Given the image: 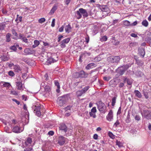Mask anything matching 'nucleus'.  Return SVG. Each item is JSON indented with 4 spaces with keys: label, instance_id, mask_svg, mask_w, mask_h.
<instances>
[{
    "label": "nucleus",
    "instance_id": "f257e3e1",
    "mask_svg": "<svg viewBox=\"0 0 151 151\" xmlns=\"http://www.w3.org/2000/svg\"><path fill=\"white\" fill-rule=\"evenodd\" d=\"M82 15L84 17H87L88 15L86 10L80 8L78 10L76 11V16L77 19H79L81 18Z\"/></svg>",
    "mask_w": 151,
    "mask_h": 151
},
{
    "label": "nucleus",
    "instance_id": "f03ea898",
    "mask_svg": "<svg viewBox=\"0 0 151 151\" xmlns=\"http://www.w3.org/2000/svg\"><path fill=\"white\" fill-rule=\"evenodd\" d=\"M33 109H34V112L36 115L38 116L41 115L42 112L44 110V106L42 105L34 106H32Z\"/></svg>",
    "mask_w": 151,
    "mask_h": 151
},
{
    "label": "nucleus",
    "instance_id": "7ed1b4c3",
    "mask_svg": "<svg viewBox=\"0 0 151 151\" xmlns=\"http://www.w3.org/2000/svg\"><path fill=\"white\" fill-rule=\"evenodd\" d=\"M97 108L101 112L105 113L106 111V106L105 104L101 101H99L96 103Z\"/></svg>",
    "mask_w": 151,
    "mask_h": 151
},
{
    "label": "nucleus",
    "instance_id": "20e7f679",
    "mask_svg": "<svg viewBox=\"0 0 151 151\" xmlns=\"http://www.w3.org/2000/svg\"><path fill=\"white\" fill-rule=\"evenodd\" d=\"M68 99V96L67 95H64L58 98L57 102V104L60 106L63 105Z\"/></svg>",
    "mask_w": 151,
    "mask_h": 151
},
{
    "label": "nucleus",
    "instance_id": "39448f33",
    "mask_svg": "<svg viewBox=\"0 0 151 151\" xmlns=\"http://www.w3.org/2000/svg\"><path fill=\"white\" fill-rule=\"evenodd\" d=\"M108 60L111 63H118L120 60V58L118 56H111L109 57Z\"/></svg>",
    "mask_w": 151,
    "mask_h": 151
},
{
    "label": "nucleus",
    "instance_id": "423d86ee",
    "mask_svg": "<svg viewBox=\"0 0 151 151\" xmlns=\"http://www.w3.org/2000/svg\"><path fill=\"white\" fill-rule=\"evenodd\" d=\"M142 116L148 119L151 118V111L148 110H144L141 112Z\"/></svg>",
    "mask_w": 151,
    "mask_h": 151
},
{
    "label": "nucleus",
    "instance_id": "0eeeda50",
    "mask_svg": "<svg viewBox=\"0 0 151 151\" xmlns=\"http://www.w3.org/2000/svg\"><path fill=\"white\" fill-rule=\"evenodd\" d=\"M129 67L128 65L123 66L120 67L118 69V71H119V73L121 75H122L128 68Z\"/></svg>",
    "mask_w": 151,
    "mask_h": 151
},
{
    "label": "nucleus",
    "instance_id": "6e6552de",
    "mask_svg": "<svg viewBox=\"0 0 151 151\" xmlns=\"http://www.w3.org/2000/svg\"><path fill=\"white\" fill-rule=\"evenodd\" d=\"M24 130V128L20 127L18 126L14 127L12 130L13 132L16 133H19L22 132Z\"/></svg>",
    "mask_w": 151,
    "mask_h": 151
},
{
    "label": "nucleus",
    "instance_id": "1a4fd4ad",
    "mask_svg": "<svg viewBox=\"0 0 151 151\" xmlns=\"http://www.w3.org/2000/svg\"><path fill=\"white\" fill-rule=\"evenodd\" d=\"M70 40V38H67L63 40L60 42V46L62 48H64L65 47V44L68 43Z\"/></svg>",
    "mask_w": 151,
    "mask_h": 151
},
{
    "label": "nucleus",
    "instance_id": "9d476101",
    "mask_svg": "<svg viewBox=\"0 0 151 151\" xmlns=\"http://www.w3.org/2000/svg\"><path fill=\"white\" fill-rule=\"evenodd\" d=\"M113 112L112 110H110L106 116L107 120L109 122H111L113 119Z\"/></svg>",
    "mask_w": 151,
    "mask_h": 151
},
{
    "label": "nucleus",
    "instance_id": "9b49d317",
    "mask_svg": "<svg viewBox=\"0 0 151 151\" xmlns=\"http://www.w3.org/2000/svg\"><path fill=\"white\" fill-rule=\"evenodd\" d=\"M66 138L62 136H60L59 137L58 143L60 145H63L65 142Z\"/></svg>",
    "mask_w": 151,
    "mask_h": 151
},
{
    "label": "nucleus",
    "instance_id": "f8f14e48",
    "mask_svg": "<svg viewBox=\"0 0 151 151\" xmlns=\"http://www.w3.org/2000/svg\"><path fill=\"white\" fill-rule=\"evenodd\" d=\"M59 129L65 133L67 131V128L66 125L64 124H61L60 125Z\"/></svg>",
    "mask_w": 151,
    "mask_h": 151
},
{
    "label": "nucleus",
    "instance_id": "ddd939ff",
    "mask_svg": "<svg viewBox=\"0 0 151 151\" xmlns=\"http://www.w3.org/2000/svg\"><path fill=\"white\" fill-rule=\"evenodd\" d=\"M44 83H41V85L42 86L41 87V89H43L44 91V92H48L49 91L50 89V87L49 86L46 85L45 86H44Z\"/></svg>",
    "mask_w": 151,
    "mask_h": 151
},
{
    "label": "nucleus",
    "instance_id": "4468645a",
    "mask_svg": "<svg viewBox=\"0 0 151 151\" xmlns=\"http://www.w3.org/2000/svg\"><path fill=\"white\" fill-rule=\"evenodd\" d=\"M0 58L2 61L5 62L8 60L9 59V57L8 55H3L1 56Z\"/></svg>",
    "mask_w": 151,
    "mask_h": 151
},
{
    "label": "nucleus",
    "instance_id": "2eb2a0df",
    "mask_svg": "<svg viewBox=\"0 0 151 151\" xmlns=\"http://www.w3.org/2000/svg\"><path fill=\"white\" fill-rule=\"evenodd\" d=\"M16 83V86L17 87V89L19 90H22L23 89V84L21 82H17Z\"/></svg>",
    "mask_w": 151,
    "mask_h": 151
},
{
    "label": "nucleus",
    "instance_id": "dca6fc26",
    "mask_svg": "<svg viewBox=\"0 0 151 151\" xmlns=\"http://www.w3.org/2000/svg\"><path fill=\"white\" fill-rule=\"evenodd\" d=\"M80 77L85 78H86L88 76V74L85 73L84 71H81L79 72Z\"/></svg>",
    "mask_w": 151,
    "mask_h": 151
},
{
    "label": "nucleus",
    "instance_id": "f3484780",
    "mask_svg": "<svg viewBox=\"0 0 151 151\" xmlns=\"http://www.w3.org/2000/svg\"><path fill=\"white\" fill-rule=\"evenodd\" d=\"M96 65L93 63H91L89 64L86 67V68L87 70H88L90 68H93L94 67H95Z\"/></svg>",
    "mask_w": 151,
    "mask_h": 151
},
{
    "label": "nucleus",
    "instance_id": "a211bd4d",
    "mask_svg": "<svg viewBox=\"0 0 151 151\" xmlns=\"http://www.w3.org/2000/svg\"><path fill=\"white\" fill-rule=\"evenodd\" d=\"M134 93L135 96L139 98H140L142 97V95L141 93L138 90H135Z\"/></svg>",
    "mask_w": 151,
    "mask_h": 151
},
{
    "label": "nucleus",
    "instance_id": "6ab92c4d",
    "mask_svg": "<svg viewBox=\"0 0 151 151\" xmlns=\"http://www.w3.org/2000/svg\"><path fill=\"white\" fill-rule=\"evenodd\" d=\"M55 59H54L51 57H50L47 58V63L51 64L52 63H53L56 61Z\"/></svg>",
    "mask_w": 151,
    "mask_h": 151
},
{
    "label": "nucleus",
    "instance_id": "aec40b11",
    "mask_svg": "<svg viewBox=\"0 0 151 151\" xmlns=\"http://www.w3.org/2000/svg\"><path fill=\"white\" fill-rule=\"evenodd\" d=\"M71 28L70 24L66 25L65 27V30L66 32L69 33L70 31Z\"/></svg>",
    "mask_w": 151,
    "mask_h": 151
},
{
    "label": "nucleus",
    "instance_id": "412c9836",
    "mask_svg": "<svg viewBox=\"0 0 151 151\" xmlns=\"http://www.w3.org/2000/svg\"><path fill=\"white\" fill-rule=\"evenodd\" d=\"M14 69L15 71L17 72H19L21 70V68L18 65H14Z\"/></svg>",
    "mask_w": 151,
    "mask_h": 151
},
{
    "label": "nucleus",
    "instance_id": "4be33fe9",
    "mask_svg": "<svg viewBox=\"0 0 151 151\" xmlns=\"http://www.w3.org/2000/svg\"><path fill=\"white\" fill-rule=\"evenodd\" d=\"M32 142V139L29 138H28L25 141V144L27 145L30 146Z\"/></svg>",
    "mask_w": 151,
    "mask_h": 151
},
{
    "label": "nucleus",
    "instance_id": "5701e85b",
    "mask_svg": "<svg viewBox=\"0 0 151 151\" xmlns=\"http://www.w3.org/2000/svg\"><path fill=\"white\" fill-rule=\"evenodd\" d=\"M101 10L102 12H107L109 10L107 6H102L100 7Z\"/></svg>",
    "mask_w": 151,
    "mask_h": 151
},
{
    "label": "nucleus",
    "instance_id": "b1692460",
    "mask_svg": "<svg viewBox=\"0 0 151 151\" xmlns=\"http://www.w3.org/2000/svg\"><path fill=\"white\" fill-rule=\"evenodd\" d=\"M24 52L25 53V55H28L31 54V51L28 48H26L24 50Z\"/></svg>",
    "mask_w": 151,
    "mask_h": 151
},
{
    "label": "nucleus",
    "instance_id": "393cba45",
    "mask_svg": "<svg viewBox=\"0 0 151 151\" xmlns=\"http://www.w3.org/2000/svg\"><path fill=\"white\" fill-rule=\"evenodd\" d=\"M34 45H33L32 47L33 48H34L37 47L40 44L39 42L37 40H35L34 41Z\"/></svg>",
    "mask_w": 151,
    "mask_h": 151
},
{
    "label": "nucleus",
    "instance_id": "a878e982",
    "mask_svg": "<svg viewBox=\"0 0 151 151\" xmlns=\"http://www.w3.org/2000/svg\"><path fill=\"white\" fill-rule=\"evenodd\" d=\"M6 23L5 22L2 23L0 24V31H1L4 29L5 27Z\"/></svg>",
    "mask_w": 151,
    "mask_h": 151
},
{
    "label": "nucleus",
    "instance_id": "bb28decb",
    "mask_svg": "<svg viewBox=\"0 0 151 151\" xmlns=\"http://www.w3.org/2000/svg\"><path fill=\"white\" fill-rule=\"evenodd\" d=\"M57 9V6L55 5L50 10V14H53Z\"/></svg>",
    "mask_w": 151,
    "mask_h": 151
},
{
    "label": "nucleus",
    "instance_id": "cd10ccee",
    "mask_svg": "<svg viewBox=\"0 0 151 151\" xmlns=\"http://www.w3.org/2000/svg\"><path fill=\"white\" fill-rule=\"evenodd\" d=\"M11 34L9 33H8L6 34V42H9L11 40Z\"/></svg>",
    "mask_w": 151,
    "mask_h": 151
},
{
    "label": "nucleus",
    "instance_id": "c85d7f7f",
    "mask_svg": "<svg viewBox=\"0 0 151 151\" xmlns=\"http://www.w3.org/2000/svg\"><path fill=\"white\" fill-rule=\"evenodd\" d=\"M139 52L141 55L144 57L145 53V50L143 48H142L139 50Z\"/></svg>",
    "mask_w": 151,
    "mask_h": 151
},
{
    "label": "nucleus",
    "instance_id": "c756f323",
    "mask_svg": "<svg viewBox=\"0 0 151 151\" xmlns=\"http://www.w3.org/2000/svg\"><path fill=\"white\" fill-rule=\"evenodd\" d=\"M1 83H2L3 86L4 87H9L11 86L10 84L7 82H1Z\"/></svg>",
    "mask_w": 151,
    "mask_h": 151
},
{
    "label": "nucleus",
    "instance_id": "7c9ffc66",
    "mask_svg": "<svg viewBox=\"0 0 151 151\" xmlns=\"http://www.w3.org/2000/svg\"><path fill=\"white\" fill-rule=\"evenodd\" d=\"M123 24L125 26H131V24L127 20H125L123 21Z\"/></svg>",
    "mask_w": 151,
    "mask_h": 151
},
{
    "label": "nucleus",
    "instance_id": "2f4dec72",
    "mask_svg": "<svg viewBox=\"0 0 151 151\" xmlns=\"http://www.w3.org/2000/svg\"><path fill=\"white\" fill-rule=\"evenodd\" d=\"M89 88L90 87L89 86H87L85 87L83 89H82L81 91L83 92V94L85 93L86 92V91L88 90Z\"/></svg>",
    "mask_w": 151,
    "mask_h": 151
},
{
    "label": "nucleus",
    "instance_id": "473e14b6",
    "mask_svg": "<svg viewBox=\"0 0 151 151\" xmlns=\"http://www.w3.org/2000/svg\"><path fill=\"white\" fill-rule=\"evenodd\" d=\"M116 97H114L112 99L111 105L114 106L116 103Z\"/></svg>",
    "mask_w": 151,
    "mask_h": 151
},
{
    "label": "nucleus",
    "instance_id": "72a5a7b5",
    "mask_svg": "<svg viewBox=\"0 0 151 151\" xmlns=\"http://www.w3.org/2000/svg\"><path fill=\"white\" fill-rule=\"evenodd\" d=\"M142 25L145 27H147L148 26V23L146 20H143L142 23Z\"/></svg>",
    "mask_w": 151,
    "mask_h": 151
},
{
    "label": "nucleus",
    "instance_id": "f704fd0d",
    "mask_svg": "<svg viewBox=\"0 0 151 151\" xmlns=\"http://www.w3.org/2000/svg\"><path fill=\"white\" fill-rule=\"evenodd\" d=\"M79 73V72H76L74 73L73 75V76L75 78H78L80 77Z\"/></svg>",
    "mask_w": 151,
    "mask_h": 151
},
{
    "label": "nucleus",
    "instance_id": "c9c22d12",
    "mask_svg": "<svg viewBox=\"0 0 151 151\" xmlns=\"http://www.w3.org/2000/svg\"><path fill=\"white\" fill-rule=\"evenodd\" d=\"M108 134L110 138L114 139L115 138V136L111 132H109Z\"/></svg>",
    "mask_w": 151,
    "mask_h": 151
},
{
    "label": "nucleus",
    "instance_id": "e433bc0d",
    "mask_svg": "<svg viewBox=\"0 0 151 151\" xmlns=\"http://www.w3.org/2000/svg\"><path fill=\"white\" fill-rule=\"evenodd\" d=\"M83 93L81 90H79L77 91L76 94L78 96H81Z\"/></svg>",
    "mask_w": 151,
    "mask_h": 151
},
{
    "label": "nucleus",
    "instance_id": "4c0bfd02",
    "mask_svg": "<svg viewBox=\"0 0 151 151\" xmlns=\"http://www.w3.org/2000/svg\"><path fill=\"white\" fill-rule=\"evenodd\" d=\"M89 114L90 116L94 118H96V116L95 113H94L91 111L89 112Z\"/></svg>",
    "mask_w": 151,
    "mask_h": 151
},
{
    "label": "nucleus",
    "instance_id": "58836bf2",
    "mask_svg": "<svg viewBox=\"0 0 151 151\" xmlns=\"http://www.w3.org/2000/svg\"><path fill=\"white\" fill-rule=\"evenodd\" d=\"M101 59V58L99 56H97L94 58V62H97L100 61Z\"/></svg>",
    "mask_w": 151,
    "mask_h": 151
},
{
    "label": "nucleus",
    "instance_id": "ea45409f",
    "mask_svg": "<svg viewBox=\"0 0 151 151\" xmlns=\"http://www.w3.org/2000/svg\"><path fill=\"white\" fill-rule=\"evenodd\" d=\"M116 145L120 147H122L123 146V144L120 141H117L116 142Z\"/></svg>",
    "mask_w": 151,
    "mask_h": 151
},
{
    "label": "nucleus",
    "instance_id": "a19ab883",
    "mask_svg": "<svg viewBox=\"0 0 151 151\" xmlns=\"http://www.w3.org/2000/svg\"><path fill=\"white\" fill-rule=\"evenodd\" d=\"M145 41L148 43H150L151 42V37H147L145 40Z\"/></svg>",
    "mask_w": 151,
    "mask_h": 151
},
{
    "label": "nucleus",
    "instance_id": "79ce46f5",
    "mask_svg": "<svg viewBox=\"0 0 151 151\" xmlns=\"http://www.w3.org/2000/svg\"><path fill=\"white\" fill-rule=\"evenodd\" d=\"M72 133V130H69L68 129H67V131L66 132V135H66L67 136L68 135H70Z\"/></svg>",
    "mask_w": 151,
    "mask_h": 151
},
{
    "label": "nucleus",
    "instance_id": "37998d69",
    "mask_svg": "<svg viewBox=\"0 0 151 151\" xmlns=\"http://www.w3.org/2000/svg\"><path fill=\"white\" fill-rule=\"evenodd\" d=\"M45 18H42L40 19L39 20L38 22H39V23H42L43 22H45Z\"/></svg>",
    "mask_w": 151,
    "mask_h": 151
},
{
    "label": "nucleus",
    "instance_id": "c03bdc74",
    "mask_svg": "<svg viewBox=\"0 0 151 151\" xmlns=\"http://www.w3.org/2000/svg\"><path fill=\"white\" fill-rule=\"evenodd\" d=\"M9 75L12 77L14 76L15 75V74L14 72L12 71H10L8 72Z\"/></svg>",
    "mask_w": 151,
    "mask_h": 151
},
{
    "label": "nucleus",
    "instance_id": "a18cd8bd",
    "mask_svg": "<svg viewBox=\"0 0 151 151\" xmlns=\"http://www.w3.org/2000/svg\"><path fill=\"white\" fill-rule=\"evenodd\" d=\"M54 83L55 86H57V88H60L59 83L58 81H54Z\"/></svg>",
    "mask_w": 151,
    "mask_h": 151
},
{
    "label": "nucleus",
    "instance_id": "49530a36",
    "mask_svg": "<svg viewBox=\"0 0 151 151\" xmlns=\"http://www.w3.org/2000/svg\"><path fill=\"white\" fill-rule=\"evenodd\" d=\"M143 93L146 99H147L148 98V93L147 92L143 91Z\"/></svg>",
    "mask_w": 151,
    "mask_h": 151
},
{
    "label": "nucleus",
    "instance_id": "de8ad7c7",
    "mask_svg": "<svg viewBox=\"0 0 151 151\" xmlns=\"http://www.w3.org/2000/svg\"><path fill=\"white\" fill-rule=\"evenodd\" d=\"M127 83L128 85H131L132 83V80L128 79L127 80Z\"/></svg>",
    "mask_w": 151,
    "mask_h": 151
},
{
    "label": "nucleus",
    "instance_id": "09e8293b",
    "mask_svg": "<svg viewBox=\"0 0 151 151\" xmlns=\"http://www.w3.org/2000/svg\"><path fill=\"white\" fill-rule=\"evenodd\" d=\"M10 94L14 95H17V92L14 90L11 91H10Z\"/></svg>",
    "mask_w": 151,
    "mask_h": 151
},
{
    "label": "nucleus",
    "instance_id": "8fccbe9b",
    "mask_svg": "<svg viewBox=\"0 0 151 151\" xmlns=\"http://www.w3.org/2000/svg\"><path fill=\"white\" fill-rule=\"evenodd\" d=\"M134 118L135 120L139 121L140 120L141 117L137 115L135 116Z\"/></svg>",
    "mask_w": 151,
    "mask_h": 151
},
{
    "label": "nucleus",
    "instance_id": "3c124183",
    "mask_svg": "<svg viewBox=\"0 0 151 151\" xmlns=\"http://www.w3.org/2000/svg\"><path fill=\"white\" fill-rule=\"evenodd\" d=\"M63 37V36L61 35H59L58 36V42H60L61 39Z\"/></svg>",
    "mask_w": 151,
    "mask_h": 151
},
{
    "label": "nucleus",
    "instance_id": "603ef678",
    "mask_svg": "<svg viewBox=\"0 0 151 151\" xmlns=\"http://www.w3.org/2000/svg\"><path fill=\"white\" fill-rule=\"evenodd\" d=\"M12 34L14 35V36H17V33L16 32L15 30L14 29H12Z\"/></svg>",
    "mask_w": 151,
    "mask_h": 151
},
{
    "label": "nucleus",
    "instance_id": "864d4df0",
    "mask_svg": "<svg viewBox=\"0 0 151 151\" xmlns=\"http://www.w3.org/2000/svg\"><path fill=\"white\" fill-rule=\"evenodd\" d=\"M130 116L129 114H128L127 117V119H126V122L127 123H129L130 121Z\"/></svg>",
    "mask_w": 151,
    "mask_h": 151
},
{
    "label": "nucleus",
    "instance_id": "5fc2aeb1",
    "mask_svg": "<svg viewBox=\"0 0 151 151\" xmlns=\"http://www.w3.org/2000/svg\"><path fill=\"white\" fill-rule=\"evenodd\" d=\"M33 149L32 148H27L24 149V151H32Z\"/></svg>",
    "mask_w": 151,
    "mask_h": 151
},
{
    "label": "nucleus",
    "instance_id": "6e6d98bb",
    "mask_svg": "<svg viewBox=\"0 0 151 151\" xmlns=\"http://www.w3.org/2000/svg\"><path fill=\"white\" fill-rule=\"evenodd\" d=\"M11 49L14 51H15L17 50V48L15 45H13L11 47Z\"/></svg>",
    "mask_w": 151,
    "mask_h": 151
},
{
    "label": "nucleus",
    "instance_id": "4d7b16f0",
    "mask_svg": "<svg viewBox=\"0 0 151 151\" xmlns=\"http://www.w3.org/2000/svg\"><path fill=\"white\" fill-rule=\"evenodd\" d=\"M91 111L96 113V107H93L91 109Z\"/></svg>",
    "mask_w": 151,
    "mask_h": 151
},
{
    "label": "nucleus",
    "instance_id": "13d9d810",
    "mask_svg": "<svg viewBox=\"0 0 151 151\" xmlns=\"http://www.w3.org/2000/svg\"><path fill=\"white\" fill-rule=\"evenodd\" d=\"M55 19H53L52 20L51 26L52 27H54L55 25Z\"/></svg>",
    "mask_w": 151,
    "mask_h": 151
},
{
    "label": "nucleus",
    "instance_id": "bf43d9fd",
    "mask_svg": "<svg viewBox=\"0 0 151 151\" xmlns=\"http://www.w3.org/2000/svg\"><path fill=\"white\" fill-rule=\"evenodd\" d=\"M107 40V37L106 36H103L101 39V40L103 41H106Z\"/></svg>",
    "mask_w": 151,
    "mask_h": 151
},
{
    "label": "nucleus",
    "instance_id": "052dcab7",
    "mask_svg": "<svg viewBox=\"0 0 151 151\" xmlns=\"http://www.w3.org/2000/svg\"><path fill=\"white\" fill-rule=\"evenodd\" d=\"M119 124V122L117 120L116 122L114 124V127H117Z\"/></svg>",
    "mask_w": 151,
    "mask_h": 151
},
{
    "label": "nucleus",
    "instance_id": "680f3d73",
    "mask_svg": "<svg viewBox=\"0 0 151 151\" xmlns=\"http://www.w3.org/2000/svg\"><path fill=\"white\" fill-rule=\"evenodd\" d=\"M64 26H62L61 27H60L59 29V31L60 32H62L63 31L64 29Z\"/></svg>",
    "mask_w": 151,
    "mask_h": 151
},
{
    "label": "nucleus",
    "instance_id": "e2e57ef3",
    "mask_svg": "<svg viewBox=\"0 0 151 151\" xmlns=\"http://www.w3.org/2000/svg\"><path fill=\"white\" fill-rule=\"evenodd\" d=\"M110 78L109 77H104L103 78L104 80L106 81H108L110 80Z\"/></svg>",
    "mask_w": 151,
    "mask_h": 151
},
{
    "label": "nucleus",
    "instance_id": "0e129e2a",
    "mask_svg": "<svg viewBox=\"0 0 151 151\" xmlns=\"http://www.w3.org/2000/svg\"><path fill=\"white\" fill-rule=\"evenodd\" d=\"M54 134V132L53 131H49L48 133V134L50 136H52Z\"/></svg>",
    "mask_w": 151,
    "mask_h": 151
},
{
    "label": "nucleus",
    "instance_id": "69168bd1",
    "mask_svg": "<svg viewBox=\"0 0 151 151\" xmlns=\"http://www.w3.org/2000/svg\"><path fill=\"white\" fill-rule=\"evenodd\" d=\"M12 100L13 101L15 102L17 105H19L20 104L19 102L15 99H12Z\"/></svg>",
    "mask_w": 151,
    "mask_h": 151
},
{
    "label": "nucleus",
    "instance_id": "338daca9",
    "mask_svg": "<svg viewBox=\"0 0 151 151\" xmlns=\"http://www.w3.org/2000/svg\"><path fill=\"white\" fill-rule=\"evenodd\" d=\"M130 35L131 37H137V34H136L135 33H132Z\"/></svg>",
    "mask_w": 151,
    "mask_h": 151
},
{
    "label": "nucleus",
    "instance_id": "774afa93",
    "mask_svg": "<svg viewBox=\"0 0 151 151\" xmlns=\"http://www.w3.org/2000/svg\"><path fill=\"white\" fill-rule=\"evenodd\" d=\"M121 107H120L118 109V111L117 112V114H120L121 113Z\"/></svg>",
    "mask_w": 151,
    "mask_h": 151
}]
</instances>
